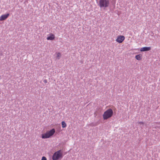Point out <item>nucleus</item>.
Masks as SVG:
<instances>
[{"instance_id":"7ed1b4c3","label":"nucleus","mask_w":160,"mask_h":160,"mask_svg":"<svg viewBox=\"0 0 160 160\" xmlns=\"http://www.w3.org/2000/svg\"><path fill=\"white\" fill-rule=\"evenodd\" d=\"M55 132V130L54 128L52 129L50 131H47L46 133L42 135V138L43 139L49 138L52 136Z\"/></svg>"},{"instance_id":"9b49d317","label":"nucleus","mask_w":160,"mask_h":160,"mask_svg":"<svg viewBox=\"0 0 160 160\" xmlns=\"http://www.w3.org/2000/svg\"><path fill=\"white\" fill-rule=\"evenodd\" d=\"M56 55H57L56 57H57V58H58V59H59L61 56V54L60 52H56Z\"/></svg>"},{"instance_id":"39448f33","label":"nucleus","mask_w":160,"mask_h":160,"mask_svg":"<svg viewBox=\"0 0 160 160\" xmlns=\"http://www.w3.org/2000/svg\"><path fill=\"white\" fill-rule=\"evenodd\" d=\"M125 37L123 35H119L117 36L115 41L117 42L120 43H122L124 40Z\"/></svg>"},{"instance_id":"6e6552de","label":"nucleus","mask_w":160,"mask_h":160,"mask_svg":"<svg viewBox=\"0 0 160 160\" xmlns=\"http://www.w3.org/2000/svg\"><path fill=\"white\" fill-rule=\"evenodd\" d=\"M151 50V48L150 47H144L140 49L141 52H144L145 51H148Z\"/></svg>"},{"instance_id":"f257e3e1","label":"nucleus","mask_w":160,"mask_h":160,"mask_svg":"<svg viewBox=\"0 0 160 160\" xmlns=\"http://www.w3.org/2000/svg\"><path fill=\"white\" fill-rule=\"evenodd\" d=\"M62 157V152L61 150H59L53 154L52 156V159L53 160H59L61 159Z\"/></svg>"},{"instance_id":"4468645a","label":"nucleus","mask_w":160,"mask_h":160,"mask_svg":"<svg viewBox=\"0 0 160 160\" xmlns=\"http://www.w3.org/2000/svg\"><path fill=\"white\" fill-rule=\"evenodd\" d=\"M43 82H44V83H47V80H44L43 81Z\"/></svg>"},{"instance_id":"ddd939ff","label":"nucleus","mask_w":160,"mask_h":160,"mask_svg":"<svg viewBox=\"0 0 160 160\" xmlns=\"http://www.w3.org/2000/svg\"><path fill=\"white\" fill-rule=\"evenodd\" d=\"M139 123L140 124H141L143 126L144 124L143 122H139Z\"/></svg>"},{"instance_id":"20e7f679","label":"nucleus","mask_w":160,"mask_h":160,"mask_svg":"<svg viewBox=\"0 0 160 160\" xmlns=\"http://www.w3.org/2000/svg\"><path fill=\"white\" fill-rule=\"evenodd\" d=\"M109 2L107 0H99L98 5L100 8H105L108 7L109 5Z\"/></svg>"},{"instance_id":"1a4fd4ad","label":"nucleus","mask_w":160,"mask_h":160,"mask_svg":"<svg viewBox=\"0 0 160 160\" xmlns=\"http://www.w3.org/2000/svg\"><path fill=\"white\" fill-rule=\"evenodd\" d=\"M62 128H65L67 126V124L64 121L62 122Z\"/></svg>"},{"instance_id":"f03ea898","label":"nucleus","mask_w":160,"mask_h":160,"mask_svg":"<svg viewBox=\"0 0 160 160\" xmlns=\"http://www.w3.org/2000/svg\"><path fill=\"white\" fill-rule=\"evenodd\" d=\"M113 112L111 109H109L103 113L102 116L104 120H107L111 118L113 115Z\"/></svg>"},{"instance_id":"423d86ee","label":"nucleus","mask_w":160,"mask_h":160,"mask_svg":"<svg viewBox=\"0 0 160 160\" xmlns=\"http://www.w3.org/2000/svg\"><path fill=\"white\" fill-rule=\"evenodd\" d=\"M9 16V13L3 14L0 17V21H2L5 20Z\"/></svg>"},{"instance_id":"9d476101","label":"nucleus","mask_w":160,"mask_h":160,"mask_svg":"<svg viewBox=\"0 0 160 160\" xmlns=\"http://www.w3.org/2000/svg\"><path fill=\"white\" fill-rule=\"evenodd\" d=\"M135 58L138 60H140L141 59L140 55L139 54L136 55L135 56Z\"/></svg>"},{"instance_id":"f8f14e48","label":"nucleus","mask_w":160,"mask_h":160,"mask_svg":"<svg viewBox=\"0 0 160 160\" xmlns=\"http://www.w3.org/2000/svg\"><path fill=\"white\" fill-rule=\"evenodd\" d=\"M41 160H47V159L45 157L43 156L42 157Z\"/></svg>"},{"instance_id":"0eeeda50","label":"nucleus","mask_w":160,"mask_h":160,"mask_svg":"<svg viewBox=\"0 0 160 160\" xmlns=\"http://www.w3.org/2000/svg\"><path fill=\"white\" fill-rule=\"evenodd\" d=\"M55 38V35L51 33L49 34V35L48 36L47 38V39L48 40H53Z\"/></svg>"}]
</instances>
